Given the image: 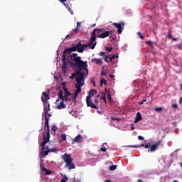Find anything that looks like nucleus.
<instances>
[{"instance_id":"obj_1","label":"nucleus","mask_w":182,"mask_h":182,"mask_svg":"<svg viewBox=\"0 0 182 182\" xmlns=\"http://www.w3.org/2000/svg\"><path fill=\"white\" fill-rule=\"evenodd\" d=\"M67 66L77 68L75 73L89 72L87 61H83L76 53L70 55V58L67 60Z\"/></svg>"},{"instance_id":"obj_2","label":"nucleus","mask_w":182,"mask_h":182,"mask_svg":"<svg viewBox=\"0 0 182 182\" xmlns=\"http://www.w3.org/2000/svg\"><path fill=\"white\" fill-rule=\"evenodd\" d=\"M50 99V97H49V94L46 92H43L42 95H41V101L44 104V107H43V112L42 114V117H52V112H50V104L48 100Z\"/></svg>"},{"instance_id":"obj_3","label":"nucleus","mask_w":182,"mask_h":182,"mask_svg":"<svg viewBox=\"0 0 182 182\" xmlns=\"http://www.w3.org/2000/svg\"><path fill=\"white\" fill-rule=\"evenodd\" d=\"M89 75V71L82 72V73H75V76H77V83L75 84L76 91L78 93L82 92V87L85 86V77H87Z\"/></svg>"},{"instance_id":"obj_4","label":"nucleus","mask_w":182,"mask_h":182,"mask_svg":"<svg viewBox=\"0 0 182 182\" xmlns=\"http://www.w3.org/2000/svg\"><path fill=\"white\" fill-rule=\"evenodd\" d=\"M72 50L70 48H66L64 50V53L63 54L62 56V62H63V65H62V70L64 73H66V72H68V60H69L70 58V55H72Z\"/></svg>"},{"instance_id":"obj_5","label":"nucleus","mask_w":182,"mask_h":182,"mask_svg":"<svg viewBox=\"0 0 182 182\" xmlns=\"http://www.w3.org/2000/svg\"><path fill=\"white\" fill-rule=\"evenodd\" d=\"M46 119V123H45V128L46 133L43 134V140L41 144V146H46V143L49 141L50 139V129L49 128V117L46 116L44 117Z\"/></svg>"},{"instance_id":"obj_6","label":"nucleus","mask_w":182,"mask_h":182,"mask_svg":"<svg viewBox=\"0 0 182 182\" xmlns=\"http://www.w3.org/2000/svg\"><path fill=\"white\" fill-rule=\"evenodd\" d=\"M96 93H97V90L95 89L90 90L89 95L88 96H87L86 98V102L88 107H91V109H96V110H99V107H97V105H96V104L92 102V97H93V96H95Z\"/></svg>"},{"instance_id":"obj_7","label":"nucleus","mask_w":182,"mask_h":182,"mask_svg":"<svg viewBox=\"0 0 182 182\" xmlns=\"http://www.w3.org/2000/svg\"><path fill=\"white\" fill-rule=\"evenodd\" d=\"M113 31H106L104 28H97L96 31V36L97 38H100V39H105V38H107L109 35H112Z\"/></svg>"},{"instance_id":"obj_8","label":"nucleus","mask_w":182,"mask_h":182,"mask_svg":"<svg viewBox=\"0 0 182 182\" xmlns=\"http://www.w3.org/2000/svg\"><path fill=\"white\" fill-rule=\"evenodd\" d=\"M59 99H63L65 102H70L71 100H73V97H72V93L70 92L65 90L64 95L63 92L60 90L58 93Z\"/></svg>"},{"instance_id":"obj_9","label":"nucleus","mask_w":182,"mask_h":182,"mask_svg":"<svg viewBox=\"0 0 182 182\" xmlns=\"http://www.w3.org/2000/svg\"><path fill=\"white\" fill-rule=\"evenodd\" d=\"M97 31V28L94 29L93 32L91 33V38L88 43V46L90 48V49H95L96 47V45L97 42H96V31Z\"/></svg>"},{"instance_id":"obj_10","label":"nucleus","mask_w":182,"mask_h":182,"mask_svg":"<svg viewBox=\"0 0 182 182\" xmlns=\"http://www.w3.org/2000/svg\"><path fill=\"white\" fill-rule=\"evenodd\" d=\"M161 162L164 163V168H168L171 164H173V156H168L163 158L161 159Z\"/></svg>"},{"instance_id":"obj_11","label":"nucleus","mask_w":182,"mask_h":182,"mask_svg":"<svg viewBox=\"0 0 182 182\" xmlns=\"http://www.w3.org/2000/svg\"><path fill=\"white\" fill-rule=\"evenodd\" d=\"M160 146H163V141L161 139L156 141L155 144H154L152 146H150V149H149V151L151 153H154Z\"/></svg>"},{"instance_id":"obj_12","label":"nucleus","mask_w":182,"mask_h":182,"mask_svg":"<svg viewBox=\"0 0 182 182\" xmlns=\"http://www.w3.org/2000/svg\"><path fill=\"white\" fill-rule=\"evenodd\" d=\"M113 26L117 28L118 35H121L122 32L124 30V23H113Z\"/></svg>"},{"instance_id":"obj_13","label":"nucleus","mask_w":182,"mask_h":182,"mask_svg":"<svg viewBox=\"0 0 182 182\" xmlns=\"http://www.w3.org/2000/svg\"><path fill=\"white\" fill-rule=\"evenodd\" d=\"M42 147V150L39 154L40 156V159H45V157H46V156H48V154H49V147H45V146H41Z\"/></svg>"},{"instance_id":"obj_14","label":"nucleus","mask_w":182,"mask_h":182,"mask_svg":"<svg viewBox=\"0 0 182 182\" xmlns=\"http://www.w3.org/2000/svg\"><path fill=\"white\" fill-rule=\"evenodd\" d=\"M62 159L65 163V164L73 162V159H72V156L66 153L64 154V155L62 156Z\"/></svg>"},{"instance_id":"obj_15","label":"nucleus","mask_w":182,"mask_h":182,"mask_svg":"<svg viewBox=\"0 0 182 182\" xmlns=\"http://www.w3.org/2000/svg\"><path fill=\"white\" fill-rule=\"evenodd\" d=\"M60 100H61L60 102H59ZM55 104L57 105V109H58L59 110H62V109H65L66 107V105H65V101L63 99L58 98L55 101Z\"/></svg>"},{"instance_id":"obj_16","label":"nucleus","mask_w":182,"mask_h":182,"mask_svg":"<svg viewBox=\"0 0 182 182\" xmlns=\"http://www.w3.org/2000/svg\"><path fill=\"white\" fill-rule=\"evenodd\" d=\"M73 141L75 143H82V141H83V137L82 136V135L78 134L74 138Z\"/></svg>"},{"instance_id":"obj_17","label":"nucleus","mask_w":182,"mask_h":182,"mask_svg":"<svg viewBox=\"0 0 182 182\" xmlns=\"http://www.w3.org/2000/svg\"><path fill=\"white\" fill-rule=\"evenodd\" d=\"M92 62L95 63L96 65H103V61L102 60L101 58H92Z\"/></svg>"},{"instance_id":"obj_18","label":"nucleus","mask_w":182,"mask_h":182,"mask_svg":"<svg viewBox=\"0 0 182 182\" xmlns=\"http://www.w3.org/2000/svg\"><path fill=\"white\" fill-rule=\"evenodd\" d=\"M80 25H82V23L80 22H77V27L71 31V35H73V33H77L79 32V28H80Z\"/></svg>"},{"instance_id":"obj_19","label":"nucleus","mask_w":182,"mask_h":182,"mask_svg":"<svg viewBox=\"0 0 182 182\" xmlns=\"http://www.w3.org/2000/svg\"><path fill=\"white\" fill-rule=\"evenodd\" d=\"M88 46H89V44H82L81 46V48L78 49V53H83V50L87 49Z\"/></svg>"},{"instance_id":"obj_20","label":"nucleus","mask_w":182,"mask_h":182,"mask_svg":"<svg viewBox=\"0 0 182 182\" xmlns=\"http://www.w3.org/2000/svg\"><path fill=\"white\" fill-rule=\"evenodd\" d=\"M65 167H68V170H73V168H75V164H73V162H70L65 164Z\"/></svg>"},{"instance_id":"obj_21","label":"nucleus","mask_w":182,"mask_h":182,"mask_svg":"<svg viewBox=\"0 0 182 182\" xmlns=\"http://www.w3.org/2000/svg\"><path fill=\"white\" fill-rule=\"evenodd\" d=\"M63 5L65 6V8L68 9V11L70 12V14H71V15H73V10H72V8H70V6H69V4H68V3H63Z\"/></svg>"},{"instance_id":"obj_22","label":"nucleus","mask_w":182,"mask_h":182,"mask_svg":"<svg viewBox=\"0 0 182 182\" xmlns=\"http://www.w3.org/2000/svg\"><path fill=\"white\" fill-rule=\"evenodd\" d=\"M79 93L80 92H77L75 91V94H71V96L73 97V103H76V99H77V96H79Z\"/></svg>"},{"instance_id":"obj_23","label":"nucleus","mask_w":182,"mask_h":182,"mask_svg":"<svg viewBox=\"0 0 182 182\" xmlns=\"http://www.w3.org/2000/svg\"><path fill=\"white\" fill-rule=\"evenodd\" d=\"M143 117H141V114L140 112L136 113V119H135V123H137V122H140Z\"/></svg>"},{"instance_id":"obj_24","label":"nucleus","mask_w":182,"mask_h":182,"mask_svg":"<svg viewBox=\"0 0 182 182\" xmlns=\"http://www.w3.org/2000/svg\"><path fill=\"white\" fill-rule=\"evenodd\" d=\"M56 130H58V127L53 125L51 127V134H56Z\"/></svg>"},{"instance_id":"obj_25","label":"nucleus","mask_w":182,"mask_h":182,"mask_svg":"<svg viewBox=\"0 0 182 182\" xmlns=\"http://www.w3.org/2000/svg\"><path fill=\"white\" fill-rule=\"evenodd\" d=\"M48 151H49V153H58V151H59V149L58 148H52V149L48 148Z\"/></svg>"},{"instance_id":"obj_26","label":"nucleus","mask_w":182,"mask_h":182,"mask_svg":"<svg viewBox=\"0 0 182 182\" xmlns=\"http://www.w3.org/2000/svg\"><path fill=\"white\" fill-rule=\"evenodd\" d=\"M144 144H141L140 146H137V145H129L127 146V147H132V149H137L139 147H144Z\"/></svg>"},{"instance_id":"obj_27","label":"nucleus","mask_w":182,"mask_h":182,"mask_svg":"<svg viewBox=\"0 0 182 182\" xmlns=\"http://www.w3.org/2000/svg\"><path fill=\"white\" fill-rule=\"evenodd\" d=\"M43 161H45L43 159H41V164H40V167H41L42 171H44L45 168H46L45 167V163H43Z\"/></svg>"},{"instance_id":"obj_28","label":"nucleus","mask_w":182,"mask_h":182,"mask_svg":"<svg viewBox=\"0 0 182 182\" xmlns=\"http://www.w3.org/2000/svg\"><path fill=\"white\" fill-rule=\"evenodd\" d=\"M167 36H168V38H169V39H172L173 41H178V38L173 37L171 33H170V32L168 33Z\"/></svg>"},{"instance_id":"obj_29","label":"nucleus","mask_w":182,"mask_h":182,"mask_svg":"<svg viewBox=\"0 0 182 182\" xmlns=\"http://www.w3.org/2000/svg\"><path fill=\"white\" fill-rule=\"evenodd\" d=\"M105 146H107V143H104L102 148L100 149V151H103L104 153L106 152V147Z\"/></svg>"},{"instance_id":"obj_30","label":"nucleus","mask_w":182,"mask_h":182,"mask_svg":"<svg viewBox=\"0 0 182 182\" xmlns=\"http://www.w3.org/2000/svg\"><path fill=\"white\" fill-rule=\"evenodd\" d=\"M116 168H117V165H112L111 166H109L110 171H114Z\"/></svg>"},{"instance_id":"obj_31","label":"nucleus","mask_w":182,"mask_h":182,"mask_svg":"<svg viewBox=\"0 0 182 182\" xmlns=\"http://www.w3.org/2000/svg\"><path fill=\"white\" fill-rule=\"evenodd\" d=\"M101 86H103V85H107V81L105 80V78H102L100 81Z\"/></svg>"},{"instance_id":"obj_32","label":"nucleus","mask_w":182,"mask_h":182,"mask_svg":"<svg viewBox=\"0 0 182 182\" xmlns=\"http://www.w3.org/2000/svg\"><path fill=\"white\" fill-rule=\"evenodd\" d=\"M155 112H157L158 113H160L163 110V107H156L154 109Z\"/></svg>"},{"instance_id":"obj_33","label":"nucleus","mask_w":182,"mask_h":182,"mask_svg":"<svg viewBox=\"0 0 182 182\" xmlns=\"http://www.w3.org/2000/svg\"><path fill=\"white\" fill-rule=\"evenodd\" d=\"M70 48L71 49L72 52H76V50L77 51V46H76L75 45H74L73 47Z\"/></svg>"},{"instance_id":"obj_34","label":"nucleus","mask_w":182,"mask_h":182,"mask_svg":"<svg viewBox=\"0 0 182 182\" xmlns=\"http://www.w3.org/2000/svg\"><path fill=\"white\" fill-rule=\"evenodd\" d=\"M75 46H77V50L81 49L82 48V43H80V41H79L77 43L75 44Z\"/></svg>"},{"instance_id":"obj_35","label":"nucleus","mask_w":182,"mask_h":182,"mask_svg":"<svg viewBox=\"0 0 182 182\" xmlns=\"http://www.w3.org/2000/svg\"><path fill=\"white\" fill-rule=\"evenodd\" d=\"M61 139L63 141H66V134H61Z\"/></svg>"},{"instance_id":"obj_36","label":"nucleus","mask_w":182,"mask_h":182,"mask_svg":"<svg viewBox=\"0 0 182 182\" xmlns=\"http://www.w3.org/2000/svg\"><path fill=\"white\" fill-rule=\"evenodd\" d=\"M99 55L102 56L103 58H106V53L101 51V52H100Z\"/></svg>"},{"instance_id":"obj_37","label":"nucleus","mask_w":182,"mask_h":182,"mask_svg":"<svg viewBox=\"0 0 182 182\" xmlns=\"http://www.w3.org/2000/svg\"><path fill=\"white\" fill-rule=\"evenodd\" d=\"M68 176L66 175H65L64 177H63V178L61 179L60 182H66V181L68 180Z\"/></svg>"},{"instance_id":"obj_38","label":"nucleus","mask_w":182,"mask_h":182,"mask_svg":"<svg viewBox=\"0 0 182 182\" xmlns=\"http://www.w3.org/2000/svg\"><path fill=\"white\" fill-rule=\"evenodd\" d=\"M44 171H46V175L50 174V173H52V171H50V170L47 169V168H44Z\"/></svg>"},{"instance_id":"obj_39","label":"nucleus","mask_w":182,"mask_h":182,"mask_svg":"<svg viewBox=\"0 0 182 182\" xmlns=\"http://www.w3.org/2000/svg\"><path fill=\"white\" fill-rule=\"evenodd\" d=\"M137 35L139 36L141 39H144V36H143V34L140 31L137 33Z\"/></svg>"},{"instance_id":"obj_40","label":"nucleus","mask_w":182,"mask_h":182,"mask_svg":"<svg viewBox=\"0 0 182 182\" xmlns=\"http://www.w3.org/2000/svg\"><path fill=\"white\" fill-rule=\"evenodd\" d=\"M107 97H108L109 102H112V95H110V92L108 93Z\"/></svg>"},{"instance_id":"obj_41","label":"nucleus","mask_w":182,"mask_h":182,"mask_svg":"<svg viewBox=\"0 0 182 182\" xmlns=\"http://www.w3.org/2000/svg\"><path fill=\"white\" fill-rule=\"evenodd\" d=\"M151 144L150 142H149L147 144L144 145L145 149H149V147H151Z\"/></svg>"},{"instance_id":"obj_42","label":"nucleus","mask_w":182,"mask_h":182,"mask_svg":"<svg viewBox=\"0 0 182 182\" xmlns=\"http://www.w3.org/2000/svg\"><path fill=\"white\" fill-rule=\"evenodd\" d=\"M101 100H104V102H105V103H107V101H106V95H103L101 97Z\"/></svg>"},{"instance_id":"obj_43","label":"nucleus","mask_w":182,"mask_h":182,"mask_svg":"<svg viewBox=\"0 0 182 182\" xmlns=\"http://www.w3.org/2000/svg\"><path fill=\"white\" fill-rule=\"evenodd\" d=\"M111 119L112 120H117L118 122L121 120L119 118H116L114 117H111Z\"/></svg>"},{"instance_id":"obj_44","label":"nucleus","mask_w":182,"mask_h":182,"mask_svg":"<svg viewBox=\"0 0 182 182\" xmlns=\"http://www.w3.org/2000/svg\"><path fill=\"white\" fill-rule=\"evenodd\" d=\"M101 76H106V71L103 70V68H102V70L101 72Z\"/></svg>"},{"instance_id":"obj_45","label":"nucleus","mask_w":182,"mask_h":182,"mask_svg":"<svg viewBox=\"0 0 182 182\" xmlns=\"http://www.w3.org/2000/svg\"><path fill=\"white\" fill-rule=\"evenodd\" d=\"M106 50H107V52H112V47H107Z\"/></svg>"},{"instance_id":"obj_46","label":"nucleus","mask_w":182,"mask_h":182,"mask_svg":"<svg viewBox=\"0 0 182 182\" xmlns=\"http://www.w3.org/2000/svg\"><path fill=\"white\" fill-rule=\"evenodd\" d=\"M172 107H173V109H178V106L177 105V104H173V105H172Z\"/></svg>"},{"instance_id":"obj_47","label":"nucleus","mask_w":182,"mask_h":182,"mask_svg":"<svg viewBox=\"0 0 182 182\" xmlns=\"http://www.w3.org/2000/svg\"><path fill=\"white\" fill-rule=\"evenodd\" d=\"M75 75H76V73L73 74L72 76L70 77V79H74L75 77V79L77 80V76Z\"/></svg>"},{"instance_id":"obj_48","label":"nucleus","mask_w":182,"mask_h":182,"mask_svg":"<svg viewBox=\"0 0 182 182\" xmlns=\"http://www.w3.org/2000/svg\"><path fill=\"white\" fill-rule=\"evenodd\" d=\"M138 140L143 141V140H144V138L142 136L139 135V136H138Z\"/></svg>"},{"instance_id":"obj_49","label":"nucleus","mask_w":182,"mask_h":182,"mask_svg":"<svg viewBox=\"0 0 182 182\" xmlns=\"http://www.w3.org/2000/svg\"><path fill=\"white\" fill-rule=\"evenodd\" d=\"M113 59H116V55H114L111 58H109L110 62H112V60H113Z\"/></svg>"},{"instance_id":"obj_50","label":"nucleus","mask_w":182,"mask_h":182,"mask_svg":"<svg viewBox=\"0 0 182 182\" xmlns=\"http://www.w3.org/2000/svg\"><path fill=\"white\" fill-rule=\"evenodd\" d=\"M146 43H148L149 45V46H151V45H153V41H146Z\"/></svg>"},{"instance_id":"obj_51","label":"nucleus","mask_w":182,"mask_h":182,"mask_svg":"<svg viewBox=\"0 0 182 182\" xmlns=\"http://www.w3.org/2000/svg\"><path fill=\"white\" fill-rule=\"evenodd\" d=\"M94 103H95L96 105H97L98 103V100H97V97H95Z\"/></svg>"},{"instance_id":"obj_52","label":"nucleus","mask_w":182,"mask_h":182,"mask_svg":"<svg viewBox=\"0 0 182 182\" xmlns=\"http://www.w3.org/2000/svg\"><path fill=\"white\" fill-rule=\"evenodd\" d=\"M108 56L106 55L105 58V61L107 62V63H109V60H107Z\"/></svg>"},{"instance_id":"obj_53","label":"nucleus","mask_w":182,"mask_h":182,"mask_svg":"<svg viewBox=\"0 0 182 182\" xmlns=\"http://www.w3.org/2000/svg\"><path fill=\"white\" fill-rule=\"evenodd\" d=\"M60 1V2H61V4H65V2H66V1L68 0H58Z\"/></svg>"},{"instance_id":"obj_54","label":"nucleus","mask_w":182,"mask_h":182,"mask_svg":"<svg viewBox=\"0 0 182 182\" xmlns=\"http://www.w3.org/2000/svg\"><path fill=\"white\" fill-rule=\"evenodd\" d=\"M104 182H112V180L110 179H105Z\"/></svg>"},{"instance_id":"obj_55","label":"nucleus","mask_w":182,"mask_h":182,"mask_svg":"<svg viewBox=\"0 0 182 182\" xmlns=\"http://www.w3.org/2000/svg\"><path fill=\"white\" fill-rule=\"evenodd\" d=\"M131 130H134V126L132 125Z\"/></svg>"},{"instance_id":"obj_56","label":"nucleus","mask_w":182,"mask_h":182,"mask_svg":"<svg viewBox=\"0 0 182 182\" xmlns=\"http://www.w3.org/2000/svg\"><path fill=\"white\" fill-rule=\"evenodd\" d=\"M179 103H182V97L179 100Z\"/></svg>"},{"instance_id":"obj_57","label":"nucleus","mask_w":182,"mask_h":182,"mask_svg":"<svg viewBox=\"0 0 182 182\" xmlns=\"http://www.w3.org/2000/svg\"><path fill=\"white\" fill-rule=\"evenodd\" d=\"M142 102H144V103L146 102H147V99H144V100H142Z\"/></svg>"},{"instance_id":"obj_58","label":"nucleus","mask_w":182,"mask_h":182,"mask_svg":"<svg viewBox=\"0 0 182 182\" xmlns=\"http://www.w3.org/2000/svg\"><path fill=\"white\" fill-rule=\"evenodd\" d=\"M137 181H138V182H143V180H141V179H138Z\"/></svg>"},{"instance_id":"obj_59","label":"nucleus","mask_w":182,"mask_h":182,"mask_svg":"<svg viewBox=\"0 0 182 182\" xmlns=\"http://www.w3.org/2000/svg\"><path fill=\"white\" fill-rule=\"evenodd\" d=\"M110 77H111V79H113V78L114 77V75H110Z\"/></svg>"},{"instance_id":"obj_60","label":"nucleus","mask_w":182,"mask_h":182,"mask_svg":"<svg viewBox=\"0 0 182 182\" xmlns=\"http://www.w3.org/2000/svg\"><path fill=\"white\" fill-rule=\"evenodd\" d=\"M57 55H58V56H59V48L57 50Z\"/></svg>"},{"instance_id":"obj_61","label":"nucleus","mask_w":182,"mask_h":182,"mask_svg":"<svg viewBox=\"0 0 182 182\" xmlns=\"http://www.w3.org/2000/svg\"><path fill=\"white\" fill-rule=\"evenodd\" d=\"M139 105H144V102L141 101V102H139Z\"/></svg>"},{"instance_id":"obj_62","label":"nucleus","mask_w":182,"mask_h":182,"mask_svg":"<svg viewBox=\"0 0 182 182\" xmlns=\"http://www.w3.org/2000/svg\"><path fill=\"white\" fill-rule=\"evenodd\" d=\"M115 58H119V54H117V55H115Z\"/></svg>"},{"instance_id":"obj_63","label":"nucleus","mask_w":182,"mask_h":182,"mask_svg":"<svg viewBox=\"0 0 182 182\" xmlns=\"http://www.w3.org/2000/svg\"><path fill=\"white\" fill-rule=\"evenodd\" d=\"M181 90H182V84H181Z\"/></svg>"},{"instance_id":"obj_64","label":"nucleus","mask_w":182,"mask_h":182,"mask_svg":"<svg viewBox=\"0 0 182 182\" xmlns=\"http://www.w3.org/2000/svg\"><path fill=\"white\" fill-rule=\"evenodd\" d=\"M180 166H181V167H182V162H181V163H180Z\"/></svg>"}]
</instances>
